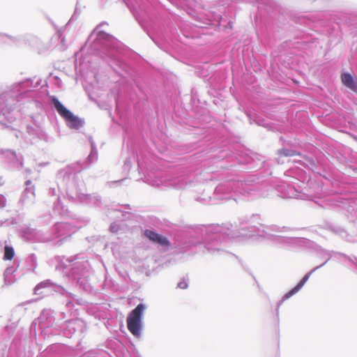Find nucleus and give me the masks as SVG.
Wrapping results in <instances>:
<instances>
[{
  "label": "nucleus",
  "instance_id": "1",
  "mask_svg": "<svg viewBox=\"0 0 357 357\" xmlns=\"http://www.w3.org/2000/svg\"><path fill=\"white\" fill-rule=\"evenodd\" d=\"M238 2L257 6V12L254 24L257 38L265 45L273 43L286 24L284 9L278 1L277 0H238Z\"/></svg>",
  "mask_w": 357,
  "mask_h": 357
},
{
  "label": "nucleus",
  "instance_id": "2",
  "mask_svg": "<svg viewBox=\"0 0 357 357\" xmlns=\"http://www.w3.org/2000/svg\"><path fill=\"white\" fill-rule=\"evenodd\" d=\"M91 42V51L100 54L115 71L114 66L126 70V64L119 59L120 42L105 31H99L98 26L91 33L87 43Z\"/></svg>",
  "mask_w": 357,
  "mask_h": 357
},
{
  "label": "nucleus",
  "instance_id": "3",
  "mask_svg": "<svg viewBox=\"0 0 357 357\" xmlns=\"http://www.w3.org/2000/svg\"><path fill=\"white\" fill-rule=\"evenodd\" d=\"M180 13H184L191 17L195 22L193 24L195 28L201 29L203 34L209 33L204 32V29H213L214 30L222 28L225 31L231 29L233 22L231 20L227 21L222 16V13H217L214 10L198 11L191 6L185 4L180 0Z\"/></svg>",
  "mask_w": 357,
  "mask_h": 357
},
{
  "label": "nucleus",
  "instance_id": "4",
  "mask_svg": "<svg viewBox=\"0 0 357 357\" xmlns=\"http://www.w3.org/2000/svg\"><path fill=\"white\" fill-rule=\"evenodd\" d=\"M291 20L295 24L307 28L310 31H317L315 29L319 25L321 26L322 28L319 32L328 37L331 45H337L342 39L341 26L339 22H336V20L334 21L330 20L316 22L305 15H294Z\"/></svg>",
  "mask_w": 357,
  "mask_h": 357
},
{
  "label": "nucleus",
  "instance_id": "5",
  "mask_svg": "<svg viewBox=\"0 0 357 357\" xmlns=\"http://www.w3.org/2000/svg\"><path fill=\"white\" fill-rule=\"evenodd\" d=\"M214 231L213 227L205 228L204 231H202L200 235L199 232L192 231L190 233V240L187 246L197 245L201 243L202 241L204 242V248L206 250L211 253L214 254L215 252L220 251L221 249L218 247L219 241L222 238L226 241L225 236H220V235L215 234L214 236L210 237L209 235L213 234Z\"/></svg>",
  "mask_w": 357,
  "mask_h": 357
},
{
  "label": "nucleus",
  "instance_id": "6",
  "mask_svg": "<svg viewBox=\"0 0 357 357\" xmlns=\"http://www.w3.org/2000/svg\"><path fill=\"white\" fill-rule=\"evenodd\" d=\"M294 54L289 51H282L279 54L274 55L271 61L268 73L273 78H278L280 73H284L283 69L293 68L295 66Z\"/></svg>",
  "mask_w": 357,
  "mask_h": 357
},
{
  "label": "nucleus",
  "instance_id": "7",
  "mask_svg": "<svg viewBox=\"0 0 357 357\" xmlns=\"http://www.w3.org/2000/svg\"><path fill=\"white\" fill-rule=\"evenodd\" d=\"M146 306L139 303L128 315L126 322L128 331L135 337H139L142 330V318Z\"/></svg>",
  "mask_w": 357,
  "mask_h": 357
},
{
  "label": "nucleus",
  "instance_id": "8",
  "mask_svg": "<svg viewBox=\"0 0 357 357\" xmlns=\"http://www.w3.org/2000/svg\"><path fill=\"white\" fill-rule=\"evenodd\" d=\"M52 102L58 113L66 120L70 128L78 129L82 126V121L66 108L57 98L53 97Z\"/></svg>",
  "mask_w": 357,
  "mask_h": 357
},
{
  "label": "nucleus",
  "instance_id": "9",
  "mask_svg": "<svg viewBox=\"0 0 357 357\" xmlns=\"http://www.w3.org/2000/svg\"><path fill=\"white\" fill-rule=\"evenodd\" d=\"M44 82L45 79L35 76L13 83L11 89H44L46 87Z\"/></svg>",
  "mask_w": 357,
  "mask_h": 357
},
{
  "label": "nucleus",
  "instance_id": "10",
  "mask_svg": "<svg viewBox=\"0 0 357 357\" xmlns=\"http://www.w3.org/2000/svg\"><path fill=\"white\" fill-rule=\"evenodd\" d=\"M216 66L217 63H204L197 68L195 74L197 76L209 80L211 82V80L213 79Z\"/></svg>",
  "mask_w": 357,
  "mask_h": 357
},
{
  "label": "nucleus",
  "instance_id": "11",
  "mask_svg": "<svg viewBox=\"0 0 357 357\" xmlns=\"http://www.w3.org/2000/svg\"><path fill=\"white\" fill-rule=\"evenodd\" d=\"M340 79L344 86L348 89H357V76L344 69L341 70Z\"/></svg>",
  "mask_w": 357,
  "mask_h": 357
},
{
  "label": "nucleus",
  "instance_id": "12",
  "mask_svg": "<svg viewBox=\"0 0 357 357\" xmlns=\"http://www.w3.org/2000/svg\"><path fill=\"white\" fill-rule=\"evenodd\" d=\"M82 50H81L80 52H77L75 54V70L77 73V75L79 77L80 79L84 78L85 75H88L89 72V66L88 63L85 61L86 59H82L81 57L77 58L79 54L82 56Z\"/></svg>",
  "mask_w": 357,
  "mask_h": 357
},
{
  "label": "nucleus",
  "instance_id": "13",
  "mask_svg": "<svg viewBox=\"0 0 357 357\" xmlns=\"http://www.w3.org/2000/svg\"><path fill=\"white\" fill-rule=\"evenodd\" d=\"M144 234L151 241L157 243L161 245H167L169 243L167 239L165 236L160 235L151 230H145Z\"/></svg>",
  "mask_w": 357,
  "mask_h": 357
},
{
  "label": "nucleus",
  "instance_id": "14",
  "mask_svg": "<svg viewBox=\"0 0 357 357\" xmlns=\"http://www.w3.org/2000/svg\"><path fill=\"white\" fill-rule=\"evenodd\" d=\"M44 85H45V88L55 89L62 87V81L59 76L51 73L47 79H45Z\"/></svg>",
  "mask_w": 357,
  "mask_h": 357
},
{
  "label": "nucleus",
  "instance_id": "15",
  "mask_svg": "<svg viewBox=\"0 0 357 357\" xmlns=\"http://www.w3.org/2000/svg\"><path fill=\"white\" fill-rule=\"evenodd\" d=\"M310 274L311 273L306 274L294 288H293L284 296V299H287L297 293L308 280Z\"/></svg>",
  "mask_w": 357,
  "mask_h": 357
},
{
  "label": "nucleus",
  "instance_id": "16",
  "mask_svg": "<svg viewBox=\"0 0 357 357\" xmlns=\"http://www.w3.org/2000/svg\"><path fill=\"white\" fill-rule=\"evenodd\" d=\"M344 20L348 26L351 27L352 33L357 34V15L351 14L344 17Z\"/></svg>",
  "mask_w": 357,
  "mask_h": 357
},
{
  "label": "nucleus",
  "instance_id": "17",
  "mask_svg": "<svg viewBox=\"0 0 357 357\" xmlns=\"http://www.w3.org/2000/svg\"><path fill=\"white\" fill-rule=\"evenodd\" d=\"M80 13H81V10L78 6V3H77L75 8V11H74L73 14L72 15L71 17L70 18V20H68V23L66 24L65 29H67L73 22L76 21L78 19Z\"/></svg>",
  "mask_w": 357,
  "mask_h": 357
},
{
  "label": "nucleus",
  "instance_id": "18",
  "mask_svg": "<svg viewBox=\"0 0 357 357\" xmlns=\"http://www.w3.org/2000/svg\"><path fill=\"white\" fill-rule=\"evenodd\" d=\"M14 255L15 252L13 248L7 245L5 246L3 259L5 260H12Z\"/></svg>",
  "mask_w": 357,
  "mask_h": 357
},
{
  "label": "nucleus",
  "instance_id": "19",
  "mask_svg": "<svg viewBox=\"0 0 357 357\" xmlns=\"http://www.w3.org/2000/svg\"><path fill=\"white\" fill-rule=\"evenodd\" d=\"M24 41L25 44H28L32 47L36 46L40 42L38 38L33 36H26L24 38Z\"/></svg>",
  "mask_w": 357,
  "mask_h": 357
},
{
  "label": "nucleus",
  "instance_id": "20",
  "mask_svg": "<svg viewBox=\"0 0 357 357\" xmlns=\"http://www.w3.org/2000/svg\"><path fill=\"white\" fill-rule=\"evenodd\" d=\"M302 31L306 35V37L302 41V43H314V40L317 39L316 37L312 33H307L304 30H302Z\"/></svg>",
  "mask_w": 357,
  "mask_h": 357
},
{
  "label": "nucleus",
  "instance_id": "21",
  "mask_svg": "<svg viewBox=\"0 0 357 357\" xmlns=\"http://www.w3.org/2000/svg\"><path fill=\"white\" fill-rule=\"evenodd\" d=\"M183 22L181 20V16L180 15V26H179V29H180V32L182 33V34L185 37V38H196L197 36L194 33H187L183 29Z\"/></svg>",
  "mask_w": 357,
  "mask_h": 357
},
{
  "label": "nucleus",
  "instance_id": "22",
  "mask_svg": "<svg viewBox=\"0 0 357 357\" xmlns=\"http://www.w3.org/2000/svg\"><path fill=\"white\" fill-rule=\"evenodd\" d=\"M165 42L169 46L171 47L172 49L174 50H176L177 49V42L176 40H173L170 38H165Z\"/></svg>",
  "mask_w": 357,
  "mask_h": 357
},
{
  "label": "nucleus",
  "instance_id": "23",
  "mask_svg": "<svg viewBox=\"0 0 357 357\" xmlns=\"http://www.w3.org/2000/svg\"><path fill=\"white\" fill-rule=\"evenodd\" d=\"M241 235L243 238H252L255 236V234H253V231H249V233L245 232V230H242L241 232Z\"/></svg>",
  "mask_w": 357,
  "mask_h": 357
},
{
  "label": "nucleus",
  "instance_id": "24",
  "mask_svg": "<svg viewBox=\"0 0 357 357\" xmlns=\"http://www.w3.org/2000/svg\"><path fill=\"white\" fill-rule=\"evenodd\" d=\"M289 240V238L280 236H275V241L278 243H287Z\"/></svg>",
  "mask_w": 357,
  "mask_h": 357
},
{
  "label": "nucleus",
  "instance_id": "25",
  "mask_svg": "<svg viewBox=\"0 0 357 357\" xmlns=\"http://www.w3.org/2000/svg\"><path fill=\"white\" fill-rule=\"evenodd\" d=\"M188 286V283L185 279H183L182 281H180V289H186Z\"/></svg>",
  "mask_w": 357,
  "mask_h": 357
},
{
  "label": "nucleus",
  "instance_id": "26",
  "mask_svg": "<svg viewBox=\"0 0 357 357\" xmlns=\"http://www.w3.org/2000/svg\"><path fill=\"white\" fill-rule=\"evenodd\" d=\"M123 2H125V3L127 5V6L130 8V11L134 14L135 15V9L134 7L132 6H130V3L126 1V0H123Z\"/></svg>",
  "mask_w": 357,
  "mask_h": 357
},
{
  "label": "nucleus",
  "instance_id": "27",
  "mask_svg": "<svg viewBox=\"0 0 357 357\" xmlns=\"http://www.w3.org/2000/svg\"><path fill=\"white\" fill-rule=\"evenodd\" d=\"M282 151L285 156H290L294 155V152L289 150H283Z\"/></svg>",
  "mask_w": 357,
  "mask_h": 357
},
{
  "label": "nucleus",
  "instance_id": "28",
  "mask_svg": "<svg viewBox=\"0 0 357 357\" xmlns=\"http://www.w3.org/2000/svg\"><path fill=\"white\" fill-rule=\"evenodd\" d=\"M0 37H6V38H8V39H10V41H11L12 43H13L16 42V39H15L14 38L10 37V36H7V35H3V34L0 33Z\"/></svg>",
  "mask_w": 357,
  "mask_h": 357
},
{
  "label": "nucleus",
  "instance_id": "29",
  "mask_svg": "<svg viewBox=\"0 0 357 357\" xmlns=\"http://www.w3.org/2000/svg\"><path fill=\"white\" fill-rule=\"evenodd\" d=\"M224 190H225V186H223V185H220V186L217 187L215 189V191L217 193L223 192Z\"/></svg>",
  "mask_w": 357,
  "mask_h": 357
},
{
  "label": "nucleus",
  "instance_id": "30",
  "mask_svg": "<svg viewBox=\"0 0 357 357\" xmlns=\"http://www.w3.org/2000/svg\"><path fill=\"white\" fill-rule=\"evenodd\" d=\"M211 89H213V90H215V89H225V87H222V88H221V87L216 88L215 86H213Z\"/></svg>",
  "mask_w": 357,
  "mask_h": 357
},
{
  "label": "nucleus",
  "instance_id": "31",
  "mask_svg": "<svg viewBox=\"0 0 357 357\" xmlns=\"http://www.w3.org/2000/svg\"><path fill=\"white\" fill-rule=\"evenodd\" d=\"M289 197H290V198H294V197H296V195H294V194H292V195H289Z\"/></svg>",
  "mask_w": 357,
  "mask_h": 357
},
{
  "label": "nucleus",
  "instance_id": "32",
  "mask_svg": "<svg viewBox=\"0 0 357 357\" xmlns=\"http://www.w3.org/2000/svg\"><path fill=\"white\" fill-rule=\"evenodd\" d=\"M279 89L282 90V89H287V88H283V87H280Z\"/></svg>",
  "mask_w": 357,
  "mask_h": 357
},
{
  "label": "nucleus",
  "instance_id": "33",
  "mask_svg": "<svg viewBox=\"0 0 357 357\" xmlns=\"http://www.w3.org/2000/svg\"><path fill=\"white\" fill-rule=\"evenodd\" d=\"M319 266H317L316 268H314L312 271H312H315L316 269H318V268H319Z\"/></svg>",
  "mask_w": 357,
  "mask_h": 357
},
{
  "label": "nucleus",
  "instance_id": "34",
  "mask_svg": "<svg viewBox=\"0 0 357 357\" xmlns=\"http://www.w3.org/2000/svg\"><path fill=\"white\" fill-rule=\"evenodd\" d=\"M266 236H270L271 234H268L267 232H266Z\"/></svg>",
  "mask_w": 357,
  "mask_h": 357
},
{
  "label": "nucleus",
  "instance_id": "35",
  "mask_svg": "<svg viewBox=\"0 0 357 357\" xmlns=\"http://www.w3.org/2000/svg\"><path fill=\"white\" fill-rule=\"evenodd\" d=\"M316 0H313V1H315Z\"/></svg>",
  "mask_w": 357,
  "mask_h": 357
}]
</instances>
